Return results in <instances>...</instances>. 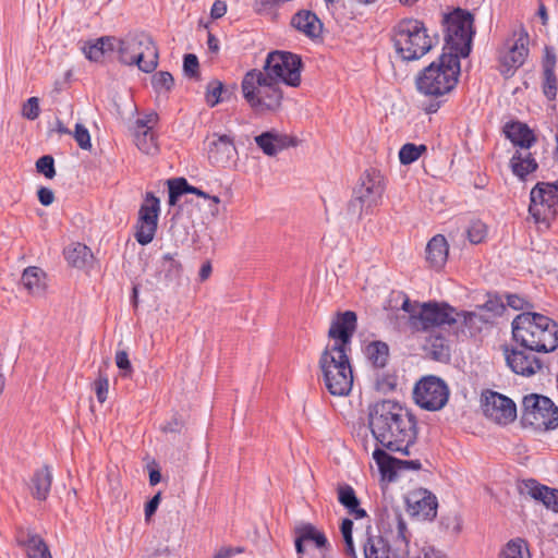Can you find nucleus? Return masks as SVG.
<instances>
[{
  "label": "nucleus",
  "instance_id": "f257e3e1",
  "mask_svg": "<svg viewBox=\"0 0 558 558\" xmlns=\"http://www.w3.org/2000/svg\"><path fill=\"white\" fill-rule=\"evenodd\" d=\"M367 422L377 446L411 456L418 427L416 416L408 408L395 400H379L368 405Z\"/></svg>",
  "mask_w": 558,
  "mask_h": 558
},
{
  "label": "nucleus",
  "instance_id": "f03ea898",
  "mask_svg": "<svg viewBox=\"0 0 558 558\" xmlns=\"http://www.w3.org/2000/svg\"><path fill=\"white\" fill-rule=\"evenodd\" d=\"M392 522L396 523L397 532L392 535L390 543L387 532L381 533L378 526V533L374 534L372 526L366 529V539L363 544L365 558H447L440 550H436L432 546L418 547L417 544L410 545L409 532L407 523L400 513H395Z\"/></svg>",
  "mask_w": 558,
  "mask_h": 558
},
{
  "label": "nucleus",
  "instance_id": "7ed1b4c3",
  "mask_svg": "<svg viewBox=\"0 0 558 558\" xmlns=\"http://www.w3.org/2000/svg\"><path fill=\"white\" fill-rule=\"evenodd\" d=\"M511 328L512 339L519 347L538 353L558 348V323L542 313L524 311L513 318Z\"/></svg>",
  "mask_w": 558,
  "mask_h": 558
},
{
  "label": "nucleus",
  "instance_id": "20e7f679",
  "mask_svg": "<svg viewBox=\"0 0 558 558\" xmlns=\"http://www.w3.org/2000/svg\"><path fill=\"white\" fill-rule=\"evenodd\" d=\"M460 72L459 56L444 51L437 60L417 73L415 77L416 90L428 97L442 98L454 90Z\"/></svg>",
  "mask_w": 558,
  "mask_h": 558
},
{
  "label": "nucleus",
  "instance_id": "39448f33",
  "mask_svg": "<svg viewBox=\"0 0 558 558\" xmlns=\"http://www.w3.org/2000/svg\"><path fill=\"white\" fill-rule=\"evenodd\" d=\"M390 40L397 57L403 62L420 60L436 45L425 23L414 17L398 21L390 31Z\"/></svg>",
  "mask_w": 558,
  "mask_h": 558
},
{
  "label": "nucleus",
  "instance_id": "423d86ee",
  "mask_svg": "<svg viewBox=\"0 0 558 558\" xmlns=\"http://www.w3.org/2000/svg\"><path fill=\"white\" fill-rule=\"evenodd\" d=\"M279 83L264 76L263 71L257 69L245 73L241 83L242 93L255 113L277 111L281 107L283 93Z\"/></svg>",
  "mask_w": 558,
  "mask_h": 558
},
{
  "label": "nucleus",
  "instance_id": "0eeeda50",
  "mask_svg": "<svg viewBox=\"0 0 558 558\" xmlns=\"http://www.w3.org/2000/svg\"><path fill=\"white\" fill-rule=\"evenodd\" d=\"M118 59L126 65H137L145 73H151L158 65V49L150 35L144 32L129 33L117 38Z\"/></svg>",
  "mask_w": 558,
  "mask_h": 558
},
{
  "label": "nucleus",
  "instance_id": "6e6552de",
  "mask_svg": "<svg viewBox=\"0 0 558 558\" xmlns=\"http://www.w3.org/2000/svg\"><path fill=\"white\" fill-rule=\"evenodd\" d=\"M441 24L445 33V48L447 53H456L460 58H468L472 51L475 36L474 15L461 8H456L442 14Z\"/></svg>",
  "mask_w": 558,
  "mask_h": 558
},
{
  "label": "nucleus",
  "instance_id": "1a4fd4ad",
  "mask_svg": "<svg viewBox=\"0 0 558 558\" xmlns=\"http://www.w3.org/2000/svg\"><path fill=\"white\" fill-rule=\"evenodd\" d=\"M318 364L323 373L325 386L330 395L343 397L351 392L353 371L349 353L324 350Z\"/></svg>",
  "mask_w": 558,
  "mask_h": 558
},
{
  "label": "nucleus",
  "instance_id": "9d476101",
  "mask_svg": "<svg viewBox=\"0 0 558 558\" xmlns=\"http://www.w3.org/2000/svg\"><path fill=\"white\" fill-rule=\"evenodd\" d=\"M475 313L458 311L446 302L428 301L421 304L417 316H412V329L427 331L434 327L453 325L461 322L462 326L471 325Z\"/></svg>",
  "mask_w": 558,
  "mask_h": 558
},
{
  "label": "nucleus",
  "instance_id": "9b49d317",
  "mask_svg": "<svg viewBox=\"0 0 558 558\" xmlns=\"http://www.w3.org/2000/svg\"><path fill=\"white\" fill-rule=\"evenodd\" d=\"M521 423L539 430L558 428V407L543 395L530 393L523 397Z\"/></svg>",
  "mask_w": 558,
  "mask_h": 558
},
{
  "label": "nucleus",
  "instance_id": "f8f14e48",
  "mask_svg": "<svg viewBox=\"0 0 558 558\" xmlns=\"http://www.w3.org/2000/svg\"><path fill=\"white\" fill-rule=\"evenodd\" d=\"M304 68L302 58L291 51L272 50L268 52L264 64V76L291 87H299Z\"/></svg>",
  "mask_w": 558,
  "mask_h": 558
},
{
  "label": "nucleus",
  "instance_id": "ddd939ff",
  "mask_svg": "<svg viewBox=\"0 0 558 558\" xmlns=\"http://www.w3.org/2000/svg\"><path fill=\"white\" fill-rule=\"evenodd\" d=\"M558 181L537 182L530 193L529 213L535 222H548L556 216Z\"/></svg>",
  "mask_w": 558,
  "mask_h": 558
},
{
  "label": "nucleus",
  "instance_id": "4468645a",
  "mask_svg": "<svg viewBox=\"0 0 558 558\" xmlns=\"http://www.w3.org/2000/svg\"><path fill=\"white\" fill-rule=\"evenodd\" d=\"M415 403L427 411H438L448 402L449 388L445 380L437 376L423 377L414 387Z\"/></svg>",
  "mask_w": 558,
  "mask_h": 558
},
{
  "label": "nucleus",
  "instance_id": "2eb2a0df",
  "mask_svg": "<svg viewBox=\"0 0 558 558\" xmlns=\"http://www.w3.org/2000/svg\"><path fill=\"white\" fill-rule=\"evenodd\" d=\"M160 199L153 192H146L144 202L138 209L134 234L141 245H147L154 240L158 229Z\"/></svg>",
  "mask_w": 558,
  "mask_h": 558
},
{
  "label": "nucleus",
  "instance_id": "dca6fc26",
  "mask_svg": "<svg viewBox=\"0 0 558 558\" xmlns=\"http://www.w3.org/2000/svg\"><path fill=\"white\" fill-rule=\"evenodd\" d=\"M357 328V315L353 311L337 313L328 330V337L333 339L332 345L325 350L329 352H351V343Z\"/></svg>",
  "mask_w": 558,
  "mask_h": 558
},
{
  "label": "nucleus",
  "instance_id": "f3484780",
  "mask_svg": "<svg viewBox=\"0 0 558 558\" xmlns=\"http://www.w3.org/2000/svg\"><path fill=\"white\" fill-rule=\"evenodd\" d=\"M481 405L484 415L500 425H507L517 417V405L513 400L497 391H483Z\"/></svg>",
  "mask_w": 558,
  "mask_h": 558
},
{
  "label": "nucleus",
  "instance_id": "a211bd4d",
  "mask_svg": "<svg viewBox=\"0 0 558 558\" xmlns=\"http://www.w3.org/2000/svg\"><path fill=\"white\" fill-rule=\"evenodd\" d=\"M507 366L517 375L530 377L543 368V362L539 357L530 351V349L519 347H502Z\"/></svg>",
  "mask_w": 558,
  "mask_h": 558
},
{
  "label": "nucleus",
  "instance_id": "6ab92c4d",
  "mask_svg": "<svg viewBox=\"0 0 558 558\" xmlns=\"http://www.w3.org/2000/svg\"><path fill=\"white\" fill-rule=\"evenodd\" d=\"M385 191V180L380 171L368 169L360 178V184L354 189V194L366 199L368 207L377 206Z\"/></svg>",
  "mask_w": 558,
  "mask_h": 558
},
{
  "label": "nucleus",
  "instance_id": "aec40b11",
  "mask_svg": "<svg viewBox=\"0 0 558 558\" xmlns=\"http://www.w3.org/2000/svg\"><path fill=\"white\" fill-rule=\"evenodd\" d=\"M527 41L529 35L524 28H522V32L513 45L510 46L508 51L500 58V63L502 66L501 74L505 76H510L517 69L524 64L529 54Z\"/></svg>",
  "mask_w": 558,
  "mask_h": 558
},
{
  "label": "nucleus",
  "instance_id": "412c9836",
  "mask_svg": "<svg viewBox=\"0 0 558 558\" xmlns=\"http://www.w3.org/2000/svg\"><path fill=\"white\" fill-rule=\"evenodd\" d=\"M254 140L258 148L269 157H274L289 147H295L299 143L298 137L280 133L274 129L260 133Z\"/></svg>",
  "mask_w": 558,
  "mask_h": 558
},
{
  "label": "nucleus",
  "instance_id": "4be33fe9",
  "mask_svg": "<svg viewBox=\"0 0 558 558\" xmlns=\"http://www.w3.org/2000/svg\"><path fill=\"white\" fill-rule=\"evenodd\" d=\"M15 539L25 549L27 558H52L47 543L34 531L19 529Z\"/></svg>",
  "mask_w": 558,
  "mask_h": 558
},
{
  "label": "nucleus",
  "instance_id": "5701e85b",
  "mask_svg": "<svg viewBox=\"0 0 558 558\" xmlns=\"http://www.w3.org/2000/svg\"><path fill=\"white\" fill-rule=\"evenodd\" d=\"M526 493L536 501L542 502L547 509L558 513V489L538 483L534 478L523 482Z\"/></svg>",
  "mask_w": 558,
  "mask_h": 558
},
{
  "label": "nucleus",
  "instance_id": "b1692460",
  "mask_svg": "<svg viewBox=\"0 0 558 558\" xmlns=\"http://www.w3.org/2000/svg\"><path fill=\"white\" fill-rule=\"evenodd\" d=\"M291 26L311 39L318 38L323 32V23L318 16L310 10H300L293 14Z\"/></svg>",
  "mask_w": 558,
  "mask_h": 558
},
{
  "label": "nucleus",
  "instance_id": "393cba45",
  "mask_svg": "<svg viewBox=\"0 0 558 558\" xmlns=\"http://www.w3.org/2000/svg\"><path fill=\"white\" fill-rule=\"evenodd\" d=\"M504 134L514 146L530 149L536 143V136L527 124L520 121L507 122Z\"/></svg>",
  "mask_w": 558,
  "mask_h": 558
},
{
  "label": "nucleus",
  "instance_id": "a878e982",
  "mask_svg": "<svg viewBox=\"0 0 558 558\" xmlns=\"http://www.w3.org/2000/svg\"><path fill=\"white\" fill-rule=\"evenodd\" d=\"M117 38L113 36H102L95 40L85 41L82 51L86 59L94 62H102L107 52L116 51Z\"/></svg>",
  "mask_w": 558,
  "mask_h": 558
},
{
  "label": "nucleus",
  "instance_id": "bb28decb",
  "mask_svg": "<svg viewBox=\"0 0 558 558\" xmlns=\"http://www.w3.org/2000/svg\"><path fill=\"white\" fill-rule=\"evenodd\" d=\"M159 117L156 112L145 114L136 120V144L138 148L145 153H149L153 146H156L151 128L157 123Z\"/></svg>",
  "mask_w": 558,
  "mask_h": 558
},
{
  "label": "nucleus",
  "instance_id": "cd10ccee",
  "mask_svg": "<svg viewBox=\"0 0 558 558\" xmlns=\"http://www.w3.org/2000/svg\"><path fill=\"white\" fill-rule=\"evenodd\" d=\"M337 498L339 504L343 506L348 513L354 517V519L359 520L367 517L366 510L361 508V501L351 485L339 484L337 487Z\"/></svg>",
  "mask_w": 558,
  "mask_h": 558
},
{
  "label": "nucleus",
  "instance_id": "c85d7f7f",
  "mask_svg": "<svg viewBox=\"0 0 558 558\" xmlns=\"http://www.w3.org/2000/svg\"><path fill=\"white\" fill-rule=\"evenodd\" d=\"M449 246L442 234L433 236L426 245V260L430 267L441 269L448 258Z\"/></svg>",
  "mask_w": 558,
  "mask_h": 558
},
{
  "label": "nucleus",
  "instance_id": "c756f323",
  "mask_svg": "<svg viewBox=\"0 0 558 558\" xmlns=\"http://www.w3.org/2000/svg\"><path fill=\"white\" fill-rule=\"evenodd\" d=\"M51 484L52 472L48 465L36 470L31 478L29 488L32 496L39 501H45L49 496Z\"/></svg>",
  "mask_w": 558,
  "mask_h": 558
},
{
  "label": "nucleus",
  "instance_id": "7c9ffc66",
  "mask_svg": "<svg viewBox=\"0 0 558 558\" xmlns=\"http://www.w3.org/2000/svg\"><path fill=\"white\" fill-rule=\"evenodd\" d=\"M390 451L381 446H377L373 451V459L376 462L383 477L393 481L400 471L399 459L391 456Z\"/></svg>",
  "mask_w": 558,
  "mask_h": 558
},
{
  "label": "nucleus",
  "instance_id": "2f4dec72",
  "mask_svg": "<svg viewBox=\"0 0 558 558\" xmlns=\"http://www.w3.org/2000/svg\"><path fill=\"white\" fill-rule=\"evenodd\" d=\"M510 167L514 175L524 180L527 174L538 169V163L531 153L523 155L517 150L510 159Z\"/></svg>",
  "mask_w": 558,
  "mask_h": 558
},
{
  "label": "nucleus",
  "instance_id": "473e14b6",
  "mask_svg": "<svg viewBox=\"0 0 558 558\" xmlns=\"http://www.w3.org/2000/svg\"><path fill=\"white\" fill-rule=\"evenodd\" d=\"M63 253L68 263L76 268L86 267L93 259L90 248L80 242L72 243L66 246Z\"/></svg>",
  "mask_w": 558,
  "mask_h": 558
},
{
  "label": "nucleus",
  "instance_id": "72a5a7b5",
  "mask_svg": "<svg viewBox=\"0 0 558 558\" xmlns=\"http://www.w3.org/2000/svg\"><path fill=\"white\" fill-rule=\"evenodd\" d=\"M293 534L299 535L303 542H312L316 548H326L329 542L324 532L316 529L312 523L302 522L294 526Z\"/></svg>",
  "mask_w": 558,
  "mask_h": 558
},
{
  "label": "nucleus",
  "instance_id": "f704fd0d",
  "mask_svg": "<svg viewBox=\"0 0 558 558\" xmlns=\"http://www.w3.org/2000/svg\"><path fill=\"white\" fill-rule=\"evenodd\" d=\"M364 353L375 368H384L388 362L389 347L384 341L375 340L365 347Z\"/></svg>",
  "mask_w": 558,
  "mask_h": 558
},
{
  "label": "nucleus",
  "instance_id": "c9c22d12",
  "mask_svg": "<svg viewBox=\"0 0 558 558\" xmlns=\"http://www.w3.org/2000/svg\"><path fill=\"white\" fill-rule=\"evenodd\" d=\"M425 348L435 361L445 362L450 359V345L442 335L430 336Z\"/></svg>",
  "mask_w": 558,
  "mask_h": 558
},
{
  "label": "nucleus",
  "instance_id": "e433bc0d",
  "mask_svg": "<svg viewBox=\"0 0 558 558\" xmlns=\"http://www.w3.org/2000/svg\"><path fill=\"white\" fill-rule=\"evenodd\" d=\"M44 272L38 267H28L23 271L21 283L32 294H39L44 291Z\"/></svg>",
  "mask_w": 558,
  "mask_h": 558
},
{
  "label": "nucleus",
  "instance_id": "4c0bfd02",
  "mask_svg": "<svg viewBox=\"0 0 558 558\" xmlns=\"http://www.w3.org/2000/svg\"><path fill=\"white\" fill-rule=\"evenodd\" d=\"M498 558H531L527 543L523 538L510 539L500 550Z\"/></svg>",
  "mask_w": 558,
  "mask_h": 558
},
{
  "label": "nucleus",
  "instance_id": "58836bf2",
  "mask_svg": "<svg viewBox=\"0 0 558 558\" xmlns=\"http://www.w3.org/2000/svg\"><path fill=\"white\" fill-rule=\"evenodd\" d=\"M168 185V204L169 206H175L181 196L189 194L191 184H189L185 178H173L167 181Z\"/></svg>",
  "mask_w": 558,
  "mask_h": 558
},
{
  "label": "nucleus",
  "instance_id": "ea45409f",
  "mask_svg": "<svg viewBox=\"0 0 558 558\" xmlns=\"http://www.w3.org/2000/svg\"><path fill=\"white\" fill-rule=\"evenodd\" d=\"M416 512L422 513L425 519H434L437 515V498L434 494L424 489L422 497L415 500Z\"/></svg>",
  "mask_w": 558,
  "mask_h": 558
},
{
  "label": "nucleus",
  "instance_id": "a19ab883",
  "mask_svg": "<svg viewBox=\"0 0 558 558\" xmlns=\"http://www.w3.org/2000/svg\"><path fill=\"white\" fill-rule=\"evenodd\" d=\"M427 147L423 144L415 145L413 143L404 144L399 150V160L401 165H411L416 161Z\"/></svg>",
  "mask_w": 558,
  "mask_h": 558
},
{
  "label": "nucleus",
  "instance_id": "79ce46f5",
  "mask_svg": "<svg viewBox=\"0 0 558 558\" xmlns=\"http://www.w3.org/2000/svg\"><path fill=\"white\" fill-rule=\"evenodd\" d=\"M174 85V80L171 73L167 71L156 72L151 77V86L156 93H169Z\"/></svg>",
  "mask_w": 558,
  "mask_h": 558
},
{
  "label": "nucleus",
  "instance_id": "37998d69",
  "mask_svg": "<svg viewBox=\"0 0 558 558\" xmlns=\"http://www.w3.org/2000/svg\"><path fill=\"white\" fill-rule=\"evenodd\" d=\"M226 92L223 84L214 80L208 83L206 88V102L209 107H215L219 102H221L225 98L222 94Z\"/></svg>",
  "mask_w": 558,
  "mask_h": 558
},
{
  "label": "nucleus",
  "instance_id": "c03bdc74",
  "mask_svg": "<svg viewBox=\"0 0 558 558\" xmlns=\"http://www.w3.org/2000/svg\"><path fill=\"white\" fill-rule=\"evenodd\" d=\"M161 269L165 271L166 278L175 279L181 275L182 265L179 260L174 259L172 254L167 253L162 256Z\"/></svg>",
  "mask_w": 558,
  "mask_h": 558
},
{
  "label": "nucleus",
  "instance_id": "a18cd8bd",
  "mask_svg": "<svg viewBox=\"0 0 558 558\" xmlns=\"http://www.w3.org/2000/svg\"><path fill=\"white\" fill-rule=\"evenodd\" d=\"M372 209L373 207L367 206L365 198L360 195H355L354 193L347 206L348 215L357 217V219H361L363 214L372 213Z\"/></svg>",
  "mask_w": 558,
  "mask_h": 558
},
{
  "label": "nucleus",
  "instance_id": "49530a36",
  "mask_svg": "<svg viewBox=\"0 0 558 558\" xmlns=\"http://www.w3.org/2000/svg\"><path fill=\"white\" fill-rule=\"evenodd\" d=\"M468 239L472 244L482 243L487 236V227L481 220L471 222L466 230Z\"/></svg>",
  "mask_w": 558,
  "mask_h": 558
},
{
  "label": "nucleus",
  "instance_id": "de8ad7c7",
  "mask_svg": "<svg viewBox=\"0 0 558 558\" xmlns=\"http://www.w3.org/2000/svg\"><path fill=\"white\" fill-rule=\"evenodd\" d=\"M36 171L45 178L51 180L56 177L54 159L51 155L39 157L35 163Z\"/></svg>",
  "mask_w": 558,
  "mask_h": 558
},
{
  "label": "nucleus",
  "instance_id": "09e8293b",
  "mask_svg": "<svg viewBox=\"0 0 558 558\" xmlns=\"http://www.w3.org/2000/svg\"><path fill=\"white\" fill-rule=\"evenodd\" d=\"M183 72L189 78L199 80V62L194 53H186L183 57Z\"/></svg>",
  "mask_w": 558,
  "mask_h": 558
},
{
  "label": "nucleus",
  "instance_id": "8fccbe9b",
  "mask_svg": "<svg viewBox=\"0 0 558 558\" xmlns=\"http://www.w3.org/2000/svg\"><path fill=\"white\" fill-rule=\"evenodd\" d=\"M485 311L493 314V316H501L506 311V305L502 301V299L498 294H490L488 293V299L484 303V305L481 306Z\"/></svg>",
  "mask_w": 558,
  "mask_h": 558
},
{
  "label": "nucleus",
  "instance_id": "3c124183",
  "mask_svg": "<svg viewBox=\"0 0 558 558\" xmlns=\"http://www.w3.org/2000/svg\"><path fill=\"white\" fill-rule=\"evenodd\" d=\"M94 391L96 393L97 400L100 403H104L107 400L108 397V390H109V379L108 376L99 371L98 377L93 384Z\"/></svg>",
  "mask_w": 558,
  "mask_h": 558
},
{
  "label": "nucleus",
  "instance_id": "603ef678",
  "mask_svg": "<svg viewBox=\"0 0 558 558\" xmlns=\"http://www.w3.org/2000/svg\"><path fill=\"white\" fill-rule=\"evenodd\" d=\"M543 93L549 100L557 96V77L555 72H543Z\"/></svg>",
  "mask_w": 558,
  "mask_h": 558
},
{
  "label": "nucleus",
  "instance_id": "864d4df0",
  "mask_svg": "<svg viewBox=\"0 0 558 558\" xmlns=\"http://www.w3.org/2000/svg\"><path fill=\"white\" fill-rule=\"evenodd\" d=\"M73 136L81 149L88 150L92 148L89 131L82 123L75 124Z\"/></svg>",
  "mask_w": 558,
  "mask_h": 558
},
{
  "label": "nucleus",
  "instance_id": "5fc2aeb1",
  "mask_svg": "<svg viewBox=\"0 0 558 558\" xmlns=\"http://www.w3.org/2000/svg\"><path fill=\"white\" fill-rule=\"evenodd\" d=\"M170 233L173 238L175 244L181 243L184 244L189 241V231L186 227L181 223L179 220L172 219V223L170 226Z\"/></svg>",
  "mask_w": 558,
  "mask_h": 558
},
{
  "label": "nucleus",
  "instance_id": "6e6d98bb",
  "mask_svg": "<svg viewBox=\"0 0 558 558\" xmlns=\"http://www.w3.org/2000/svg\"><path fill=\"white\" fill-rule=\"evenodd\" d=\"M214 148L221 150L229 157L230 153L235 148L233 138L227 134L219 135L218 138L210 144V151H213Z\"/></svg>",
  "mask_w": 558,
  "mask_h": 558
},
{
  "label": "nucleus",
  "instance_id": "4d7b16f0",
  "mask_svg": "<svg viewBox=\"0 0 558 558\" xmlns=\"http://www.w3.org/2000/svg\"><path fill=\"white\" fill-rule=\"evenodd\" d=\"M507 305L515 311H530L534 308V304L525 300L519 294L507 293L506 294Z\"/></svg>",
  "mask_w": 558,
  "mask_h": 558
},
{
  "label": "nucleus",
  "instance_id": "13d9d810",
  "mask_svg": "<svg viewBox=\"0 0 558 558\" xmlns=\"http://www.w3.org/2000/svg\"><path fill=\"white\" fill-rule=\"evenodd\" d=\"M23 117L28 120H35L39 117L40 108L39 100L37 97H31L23 106L22 110Z\"/></svg>",
  "mask_w": 558,
  "mask_h": 558
},
{
  "label": "nucleus",
  "instance_id": "bf43d9fd",
  "mask_svg": "<svg viewBox=\"0 0 558 558\" xmlns=\"http://www.w3.org/2000/svg\"><path fill=\"white\" fill-rule=\"evenodd\" d=\"M116 364H117L118 368L123 372V376H129L132 374L133 368H132V364L130 362L129 354L126 351H124V350L117 351Z\"/></svg>",
  "mask_w": 558,
  "mask_h": 558
},
{
  "label": "nucleus",
  "instance_id": "052dcab7",
  "mask_svg": "<svg viewBox=\"0 0 558 558\" xmlns=\"http://www.w3.org/2000/svg\"><path fill=\"white\" fill-rule=\"evenodd\" d=\"M556 53L551 46H545L542 61L543 72H555Z\"/></svg>",
  "mask_w": 558,
  "mask_h": 558
},
{
  "label": "nucleus",
  "instance_id": "680f3d73",
  "mask_svg": "<svg viewBox=\"0 0 558 558\" xmlns=\"http://www.w3.org/2000/svg\"><path fill=\"white\" fill-rule=\"evenodd\" d=\"M161 500V493H157L155 496H153L146 504H145V519L149 520L151 515L155 514V512L158 509V506Z\"/></svg>",
  "mask_w": 558,
  "mask_h": 558
},
{
  "label": "nucleus",
  "instance_id": "e2e57ef3",
  "mask_svg": "<svg viewBox=\"0 0 558 558\" xmlns=\"http://www.w3.org/2000/svg\"><path fill=\"white\" fill-rule=\"evenodd\" d=\"M37 197H38L39 203L43 206H49L54 201L53 191L51 189H49V187H46V186H40L37 190Z\"/></svg>",
  "mask_w": 558,
  "mask_h": 558
},
{
  "label": "nucleus",
  "instance_id": "0e129e2a",
  "mask_svg": "<svg viewBox=\"0 0 558 558\" xmlns=\"http://www.w3.org/2000/svg\"><path fill=\"white\" fill-rule=\"evenodd\" d=\"M184 427V422L177 416L172 417L169 422L161 426L163 433H178L180 434Z\"/></svg>",
  "mask_w": 558,
  "mask_h": 558
},
{
  "label": "nucleus",
  "instance_id": "69168bd1",
  "mask_svg": "<svg viewBox=\"0 0 558 558\" xmlns=\"http://www.w3.org/2000/svg\"><path fill=\"white\" fill-rule=\"evenodd\" d=\"M243 551V547H221L213 558H232L234 555L242 554Z\"/></svg>",
  "mask_w": 558,
  "mask_h": 558
},
{
  "label": "nucleus",
  "instance_id": "338daca9",
  "mask_svg": "<svg viewBox=\"0 0 558 558\" xmlns=\"http://www.w3.org/2000/svg\"><path fill=\"white\" fill-rule=\"evenodd\" d=\"M421 308V304L417 302L412 303L408 298L403 301L401 308L409 314V324L412 327V316H417L416 308Z\"/></svg>",
  "mask_w": 558,
  "mask_h": 558
},
{
  "label": "nucleus",
  "instance_id": "774afa93",
  "mask_svg": "<svg viewBox=\"0 0 558 558\" xmlns=\"http://www.w3.org/2000/svg\"><path fill=\"white\" fill-rule=\"evenodd\" d=\"M227 12V4L225 1L216 0L210 10V16L214 20L222 17Z\"/></svg>",
  "mask_w": 558,
  "mask_h": 558
}]
</instances>
